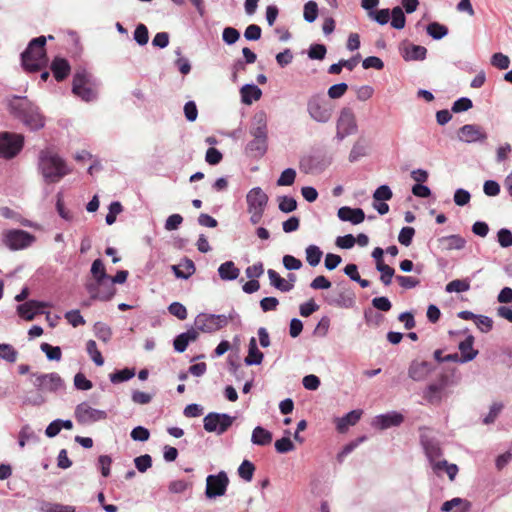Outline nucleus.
Instances as JSON below:
<instances>
[{
  "instance_id": "nucleus-27",
  "label": "nucleus",
  "mask_w": 512,
  "mask_h": 512,
  "mask_svg": "<svg viewBox=\"0 0 512 512\" xmlns=\"http://www.w3.org/2000/svg\"><path fill=\"white\" fill-rule=\"evenodd\" d=\"M268 140L261 139V138H253L247 145H246V152L256 158L262 157L268 147Z\"/></svg>"
},
{
  "instance_id": "nucleus-55",
  "label": "nucleus",
  "mask_w": 512,
  "mask_h": 512,
  "mask_svg": "<svg viewBox=\"0 0 512 512\" xmlns=\"http://www.w3.org/2000/svg\"><path fill=\"white\" fill-rule=\"evenodd\" d=\"M134 40L140 45L144 46L148 43L149 32L144 24H138L134 31Z\"/></svg>"
},
{
  "instance_id": "nucleus-15",
  "label": "nucleus",
  "mask_w": 512,
  "mask_h": 512,
  "mask_svg": "<svg viewBox=\"0 0 512 512\" xmlns=\"http://www.w3.org/2000/svg\"><path fill=\"white\" fill-rule=\"evenodd\" d=\"M268 200V195L260 187H254L246 194L247 210H265Z\"/></svg>"
},
{
  "instance_id": "nucleus-48",
  "label": "nucleus",
  "mask_w": 512,
  "mask_h": 512,
  "mask_svg": "<svg viewBox=\"0 0 512 512\" xmlns=\"http://www.w3.org/2000/svg\"><path fill=\"white\" fill-rule=\"evenodd\" d=\"M40 349L46 354L47 359L50 361H59L61 359L62 353L60 347L58 346L42 343Z\"/></svg>"
},
{
  "instance_id": "nucleus-59",
  "label": "nucleus",
  "mask_w": 512,
  "mask_h": 512,
  "mask_svg": "<svg viewBox=\"0 0 512 512\" xmlns=\"http://www.w3.org/2000/svg\"><path fill=\"white\" fill-rule=\"evenodd\" d=\"M122 205L118 201H114L109 205V212L105 217V221L108 225H112L116 221L118 214L122 212Z\"/></svg>"
},
{
  "instance_id": "nucleus-32",
  "label": "nucleus",
  "mask_w": 512,
  "mask_h": 512,
  "mask_svg": "<svg viewBox=\"0 0 512 512\" xmlns=\"http://www.w3.org/2000/svg\"><path fill=\"white\" fill-rule=\"evenodd\" d=\"M270 284L281 292H289L293 289L294 284L289 283L287 280L283 279L275 270L269 269L267 271Z\"/></svg>"
},
{
  "instance_id": "nucleus-53",
  "label": "nucleus",
  "mask_w": 512,
  "mask_h": 512,
  "mask_svg": "<svg viewBox=\"0 0 512 512\" xmlns=\"http://www.w3.org/2000/svg\"><path fill=\"white\" fill-rule=\"evenodd\" d=\"M90 271L93 278L98 279V281L106 279V277H109V275L106 273L104 264L101 259H96L93 261Z\"/></svg>"
},
{
  "instance_id": "nucleus-60",
  "label": "nucleus",
  "mask_w": 512,
  "mask_h": 512,
  "mask_svg": "<svg viewBox=\"0 0 512 512\" xmlns=\"http://www.w3.org/2000/svg\"><path fill=\"white\" fill-rule=\"evenodd\" d=\"M503 409V404L500 402H494L489 409V413L484 417L483 423L488 425L494 423L501 410Z\"/></svg>"
},
{
  "instance_id": "nucleus-57",
  "label": "nucleus",
  "mask_w": 512,
  "mask_h": 512,
  "mask_svg": "<svg viewBox=\"0 0 512 512\" xmlns=\"http://www.w3.org/2000/svg\"><path fill=\"white\" fill-rule=\"evenodd\" d=\"M366 155V146L362 141H357L354 143L350 154H349V161L350 162H356L361 157H364Z\"/></svg>"
},
{
  "instance_id": "nucleus-63",
  "label": "nucleus",
  "mask_w": 512,
  "mask_h": 512,
  "mask_svg": "<svg viewBox=\"0 0 512 512\" xmlns=\"http://www.w3.org/2000/svg\"><path fill=\"white\" fill-rule=\"evenodd\" d=\"M240 38V33L233 27H226L222 33V39L227 45L236 43Z\"/></svg>"
},
{
  "instance_id": "nucleus-25",
  "label": "nucleus",
  "mask_w": 512,
  "mask_h": 512,
  "mask_svg": "<svg viewBox=\"0 0 512 512\" xmlns=\"http://www.w3.org/2000/svg\"><path fill=\"white\" fill-rule=\"evenodd\" d=\"M438 241L446 250H462L466 245V240L458 234L443 236Z\"/></svg>"
},
{
  "instance_id": "nucleus-64",
  "label": "nucleus",
  "mask_w": 512,
  "mask_h": 512,
  "mask_svg": "<svg viewBox=\"0 0 512 512\" xmlns=\"http://www.w3.org/2000/svg\"><path fill=\"white\" fill-rule=\"evenodd\" d=\"M168 311L170 314L180 320H185L187 318V309L183 304L179 302L171 303L168 307Z\"/></svg>"
},
{
  "instance_id": "nucleus-47",
  "label": "nucleus",
  "mask_w": 512,
  "mask_h": 512,
  "mask_svg": "<svg viewBox=\"0 0 512 512\" xmlns=\"http://www.w3.org/2000/svg\"><path fill=\"white\" fill-rule=\"evenodd\" d=\"M93 330L96 337L103 342H108L111 339L112 331L108 325L102 322H96L94 324Z\"/></svg>"
},
{
  "instance_id": "nucleus-6",
  "label": "nucleus",
  "mask_w": 512,
  "mask_h": 512,
  "mask_svg": "<svg viewBox=\"0 0 512 512\" xmlns=\"http://www.w3.org/2000/svg\"><path fill=\"white\" fill-rule=\"evenodd\" d=\"M24 137L11 132L0 133V158L12 159L22 150Z\"/></svg>"
},
{
  "instance_id": "nucleus-43",
  "label": "nucleus",
  "mask_w": 512,
  "mask_h": 512,
  "mask_svg": "<svg viewBox=\"0 0 512 512\" xmlns=\"http://www.w3.org/2000/svg\"><path fill=\"white\" fill-rule=\"evenodd\" d=\"M18 352L10 344L0 343V359L9 363H14L17 360Z\"/></svg>"
},
{
  "instance_id": "nucleus-5",
  "label": "nucleus",
  "mask_w": 512,
  "mask_h": 512,
  "mask_svg": "<svg viewBox=\"0 0 512 512\" xmlns=\"http://www.w3.org/2000/svg\"><path fill=\"white\" fill-rule=\"evenodd\" d=\"M2 241L7 248L16 251L31 246L35 242V236L24 230L11 229L3 232Z\"/></svg>"
},
{
  "instance_id": "nucleus-44",
  "label": "nucleus",
  "mask_w": 512,
  "mask_h": 512,
  "mask_svg": "<svg viewBox=\"0 0 512 512\" xmlns=\"http://www.w3.org/2000/svg\"><path fill=\"white\" fill-rule=\"evenodd\" d=\"M277 201L278 208L283 213L293 212L297 208V201L293 197L279 196Z\"/></svg>"
},
{
  "instance_id": "nucleus-36",
  "label": "nucleus",
  "mask_w": 512,
  "mask_h": 512,
  "mask_svg": "<svg viewBox=\"0 0 512 512\" xmlns=\"http://www.w3.org/2000/svg\"><path fill=\"white\" fill-rule=\"evenodd\" d=\"M38 437L32 428L26 424L22 426L18 434V445L20 448H24L26 443L29 441H37Z\"/></svg>"
},
{
  "instance_id": "nucleus-29",
  "label": "nucleus",
  "mask_w": 512,
  "mask_h": 512,
  "mask_svg": "<svg viewBox=\"0 0 512 512\" xmlns=\"http://www.w3.org/2000/svg\"><path fill=\"white\" fill-rule=\"evenodd\" d=\"M421 443L430 464L442 457V449L437 442L422 438Z\"/></svg>"
},
{
  "instance_id": "nucleus-22",
  "label": "nucleus",
  "mask_w": 512,
  "mask_h": 512,
  "mask_svg": "<svg viewBox=\"0 0 512 512\" xmlns=\"http://www.w3.org/2000/svg\"><path fill=\"white\" fill-rule=\"evenodd\" d=\"M432 371V365L426 361L412 362L408 374L414 381L424 380Z\"/></svg>"
},
{
  "instance_id": "nucleus-24",
  "label": "nucleus",
  "mask_w": 512,
  "mask_h": 512,
  "mask_svg": "<svg viewBox=\"0 0 512 512\" xmlns=\"http://www.w3.org/2000/svg\"><path fill=\"white\" fill-rule=\"evenodd\" d=\"M241 101L246 105H251L254 101H257L262 96L261 89L254 84H246L241 90Z\"/></svg>"
},
{
  "instance_id": "nucleus-16",
  "label": "nucleus",
  "mask_w": 512,
  "mask_h": 512,
  "mask_svg": "<svg viewBox=\"0 0 512 512\" xmlns=\"http://www.w3.org/2000/svg\"><path fill=\"white\" fill-rule=\"evenodd\" d=\"M404 420L401 413L392 411L386 414L376 416L372 421V426L381 430L399 426Z\"/></svg>"
},
{
  "instance_id": "nucleus-26",
  "label": "nucleus",
  "mask_w": 512,
  "mask_h": 512,
  "mask_svg": "<svg viewBox=\"0 0 512 512\" xmlns=\"http://www.w3.org/2000/svg\"><path fill=\"white\" fill-rule=\"evenodd\" d=\"M218 274L222 280L232 281L238 278L240 270L233 261H226L219 266Z\"/></svg>"
},
{
  "instance_id": "nucleus-56",
  "label": "nucleus",
  "mask_w": 512,
  "mask_h": 512,
  "mask_svg": "<svg viewBox=\"0 0 512 512\" xmlns=\"http://www.w3.org/2000/svg\"><path fill=\"white\" fill-rule=\"evenodd\" d=\"M491 64L500 70H505L510 66V59L507 55L498 52L492 55Z\"/></svg>"
},
{
  "instance_id": "nucleus-28",
  "label": "nucleus",
  "mask_w": 512,
  "mask_h": 512,
  "mask_svg": "<svg viewBox=\"0 0 512 512\" xmlns=\"http://www.w3.org/2000/svg\"><path fill=\"white\" fill-rule=\"evenodd\" d=\"M263 357V353L257 347L256 339L252 337L248 345V355L244 359L245 364L248 366L259 365L261 364Z\"/></svg>"
},
{
  "instance_id": "nucleus-20",
  "label": "nucleus",
  "mask_w": 512,
  "mask_h": 512,
  "mask_svg": "<svg viewBox=\"0 0 512 512\" xmlns=\"http://www.w3.org/2000/svg\"><path fill=\"white\" fill-rule=\"evenodd\" d=\"M361 409L352 410L343 417L335 419L336 429L339 433H345L350 426H354L361 418Z\"/></svg>"
},
{
  "instance_id": "nucleus-38",
  "label": "nucleus",
  "mask_w": 512,
  "mask_h": 512,
  "mask_svg": "<svg viewBox=\"0 0 512 512\" xmlns=\"http://www.w3.org/2000/svg\"><path fill=\"white\" fill-rule=\"evenodd\" d=\"M426 31L435 40H440L448 34L447 27L438 22L428 24Z\"/></svg>"
},
{
  "instance_id": "nucleus-30",
  "label": "nucleus",
  "mask_w": 512,
  "mask_h": 512,
  "mask_svg": "<svg viewBox=\"0 0 512 512\" xmlns=\"http://www.w3.org/2000/svg\"><path fill=\"white\" fill-rule=\"evenodd\" d=\"M51 70L55 79L57 81H62L68 76L70 72V65L67 60L63 58H56L51 64Z\"/></svg>"
},
{
  "instance_id": "nucleus-1",
  "label": "nucleus",
  "mask_w": 512,
  "mask_h": 512,
  "mask_svg": "<svg viewBox=\"0 0 512 512\" xmlns=\"http://www.w3.org/2000/svg\"><path fill=\"white\" fill-rule=\"evenodd\" d=\"M38 166L46 183H57L71 173V169L66 165V162L50 149L40 152Z\"/></svg>"
},
{
  "instance_id": "nucleus-40",
  "label": "nucleus",
  "mask_w": 512,
  "mask_h": 512,
  "mask_svg": "<svg viewBox=\"0 0 512 512\" xmlns=\"http://www.w3.org/2000/svg\"><path fill=\"white\" fill-rule=\"evenodd\" d=\"M470 289V282L466 279H455V280H452L451 282H449L447 285H446V292L448 293H452V292H456V293H461V292H466Z\"/></svg>"
},
{
  "instance_id": "nucleus-13",
  "label": "nucleus",
  "mask_w": 512,
  "mask_h": 512,
  "mask_svg": "<svg viewBox=\"0 0 512 512\" xmlns=\"http://www.w3.org/2000/svg\"><path fill=\"white\" fill-rule=\"evenodd\" d=\"M75 418L80 424H91L105 420L107 413L104 410L92 408L86 402H82L76 406Z\"/></svg>"
},
{
  "instance_id": "nucleus-3",
  "label": "nucleus",
  "mask_w": 512,
  "mask_h": 512,
  "mask_svg": "<svg viewBox=\"0 0 512 512\" xmlns=\"http://www.w3.org/2000/svg\"><path fill=\"white\" fill-rule=\"evenodd\" d=\"M46 40L45 36L32 39L26 50L21 54L22 66L26 71L36 72L46 66Z\"/></svg>"
},
{
  "instance_id": "nucleus-31",
  "label": "nucleus",
  "mask_w": 512,
  "mask_h": 512,
  "mask_svg": "<svg viewBox=\"0 0 512 512\" xmlns=\"http://www.w3.org/2000/svg\"><path fill=\"white\" fill-rule=\"evenodd\" d=\"M37 306V300H29L19 305L17 312L21 318L31 321L37 314H40Z\"/></svg>"
},
{
  "instance_id": "nucleus-51",
  "label": "nucleus",
  "mask_w": 512,
  "mask_h": 512,
  "mask_svg": "<svg viewBox=\"0 0 512 512\" xmlns=\"http://www.w3.org/2000/svg\"><path fill=\"white\" fill-rule=\"evenodd\" d=\"M255 467L253 463L248 460H244L238 468L239 476L245 481H251L253 478Z\"/></svg>"
},
{
  "instance_id": "nucleus-8",
  "label": "nucleus",
  "mask_w": 512,
  "mask_h": 512,
  "mask_svg": "<svg viewBox=\"0 0 512 512\" xmlns=\"http://www.w3.org/2000/svg\"><path fill=\"white\" fill-rule=\"evenodd\" d=\"M357 129L358 126L353 110L348 107L343 108L336 123V138L342 141L347 136L355 134Z\"/></svg>"
},
{
  "instance_id": "nucleus-46",
  "label": "nucleus",
  "mask_w": 512,
  "mask_h": 512,
  "mask_svg": "<svg viewBox=\"0 0 512 512\" xmlns=\"http://www.w3.org/2000/svg\"><path fill=\"white\" fill-rule=\"evenodd\" d=\"M461 506L460 512H468L470 509V504L461 499V498H453L452 500L446 501L443 503L441 510L444 512L451 511L454 507Z\"/></svg>"
},
{
  "instance_id": "nucleus-11",
  "label": "nucleus",
  "mask_w": 512,
  "mask_h": 512,
  "mask_svg": "<svg viewBox=\"0 0 512 512\" xmlns=\"http://www.w3.org/2000/svg\"><path fill=\"white\" fill-rule=\"evenodd\" d=\"M33 385L40 392L55 393L64 388V381L56 372L39 374L33 373Z\"/></svg>"
},
{
  "instance_id": "nucleus-61",
  "label": "nucleus",
  "mask_w": 512,
  "mask_h": 512,
  "mask_svg": "<svg viewBox=\"0 0 512 512\" xmlns=\"http://www.w3.org/2000/svg\"><path fill=\"white\" fill-rule=\"evenodd\" d=\"M134 464L139 472L144 473L152 466V458L150 455L144 454L136 457Z\"/></svg>"
},
{
  "instance_id": "nucleus-49",
  "label": "nucleus",
  "mask_w": 512,
  "mask_h": 512,
  "mask_svg": "<svg viewBox=\"0 0 512 512\" xmlns=\"http://www.w3.org/2000/svg\"><path fill=\"white\" fill-rule=\"evenodd\" d=\"M318 5L315 1H308L304 5L303 17L308 23H312L317 19Z\"/></svg>"
},
{
  "instance_id": "nucleus-33",
  "label": "nucleus",
  "mask_w": 512,
  "mask_h": 512,
  "mask_svg": "<svg viewBox=\"0 0 512 512\" xmlns=\"http://www.w3.org/2000/svg\"><path fill=\"white\" fill-rule=\"evenodd\" d=\"M272 441V433L261 426L254 428L251 436V442L255 445L265 446Z\"/></svg>"
},
{
  "instance_id": "nucleus-17",
  "label": "nucleus",
  "mask_w": 512,
  "mask_h": 512,
  "mask_svg": "<svg viewBox=\"0 0 512 512\" xmlns=\"http://www.w3.org/2000/svg\"><path fill=\"white\" fill-rule=\"evenodd\" d=\"M250 134L253 138L268 140L267 117L265 112L260 111L254 115Z\"/></svg>"
},
{
  "instance_id": "nucleus-14",
  "label": "nucleus",
  "mask_w": 512,
  "mask_h": 512,
  "mask_svg": "<svg viewBox=\"0 0 512 512\" xmlns=\"http://www.w3.org/2000/svg\"><path fill=\"white\" fill-rule=\"evenodd\" d=\"M458 138L465 143H474L486 140L487 134L478 125L466 124L459 129Z\"/></svg>"
},
{
  "instance_id": "nucleus-39",
  "label": "nucleus",
  "mask_w": 512,
  "mask_h": 512,
  "mask_svg": "<svg viewBox=\"0 0 512 512\" xmlns=\"http://www.w3.org/2000/svg\"><path fill=\"white\" fill-rule=\"evenodd\" d=\"M444 386V383L430 384L424 392L425 399L430 403L440 401V393L443 390Z\"/></svg>"
},
{
  "instance_id": "nucleus-52",
  "label": "nucleus",
  "mask_w": 512,
  "mask_h": 512,
  "mask_svg": "<svg viewBox=\"0 0 512 512\" xmlns=\"http://www.w3.org/2000/svg\"><path fill=\"white\" fill-rule=\"evenodd\" d=\"M296 171L293 168H287L282 171L280 177L277 180L278 186H291L295 182Z\"/></svg>"
},
{
  "instance_id": "nucleus-50",
  "label": "nucleus",
  "mask_w": 512,
  "mask_h": 512,
  "mask_svg": "<svg viewBox=\"0 0 512 512\" xmlns=\"http://www.w3.org/2000/svg\"><path fill=\"white\" fill-rule=\"evenodd\" d=\"M135 371L133 369H122L110 374V381L114 384L121 383L133 378Z\"/></svg>"
},
{
  "instance_id": "nucleus-18",
  "label": "nucleus",
  "mask_w": 512,
  "mask_h": 512,
  "mask_svg": "<svg viewBox=\"0 0 512 512\" xmlns=\"http://www.w3.org/2000/svg\"><path fill=\"white\" fill-rule=\"evenodd\" d=\"M337 216L341 221L350 222L354 225L360 224L365 219V213L361 208L343 206L338 209Z\"/></svg>"
},
{
  "instance_id": "nucleus-21",
  "label": "nucleus",
  "mask_w": 512,
  "mask_h": 512,
  "mask_svg": "<svg viewBox=\"0 0 512 512\" xmlns=\"http://www.w3.org/2000/svg\"><path fill=\"white\" fill-rule=\"evenodd\" d=\"M171 270L176 278L187 280L195 273L196 267L191 259L184 258L179 264L172 265Z\"/></svg>"
},
{
  "instance_id": "nucleus-41",
  "label": "nucleus",
  "mask_w": 512,
  "mask_h": 512,
  "mask_svg": "<svg viewBox=\"0 0 512 512\" xmlns=\"http://www.w3.org/2000/svg\"><path fill=\"white\" fill-rule=\"evenodd\" d=\"M377 271L380 272V281L385 285L389 286L392 282L395 270L385 263L376 265Z\"/></svg>"
},
{
  "instance_id": "nucleus-37",
  "label": "nucleus",
  "mask_w": 512,
  "mask_h": 512,
  "mask_svg": "<svg viewBox=\"0 0 512 512\" xmlns=\"http://www.w3.org/2000/svg\"><path fill=\"white\" fill-rule=\"evenodd\" d=\"M305 254H306V261L312 267H315L320 263L322 255H323L320 248L316 245H309L305 250Z\"/></svg>"
},
{
  "instance_id": "nucleus-19",
  "label": "nucleus",
  "mask_w": 512,
  "mask_h": 512,
  "mask_svg": "<svg viewBox=\"0 0 512 512\" xmlns=\"http://www.w3.org/2000/svg\"><path fill=\"white\" fill-rule=\"evenodd\" d=\"M400 50L405 61H422L427 55V49L424 46L410 43L403 44Z\"/></svg>"
},
{
  "instance_id": "nucleus-34",
  "label": "nucleus",
  "mask_w": 512,
  "mask_h": 512,
  "mask_svg": "<svg viewBox=\"0 0 512 512\" xmlns=\"http://www.w3.org/2000/svg\"><path fill=\"white\" fill-rule=\"evenodd\" d=\"M98 284H100L99 300H101V301L110 300L116 292L114 284L111 280V277L109 276V277H106V279L99 280Z\"/></svg>"
},
{
  "instance_id": "nucleus-62",
  "label": "nucleus",
  "mask_w": 512,
  "mask_h": 512,
  "mask_svg": "<svg viewBox=\"0 0 512 512\" xmlns=\"http://www.w3.org/2000/svg\"><path fill=\"white\" fill-rule=\"evenodd\" d=\"M368 15L380 25H385L390 19L391 11L389 9H381L378 11H370Z\"/></svg>"
},
{
  "instance_id": "nucleus-9",
  "label": "nucleus",
  "mask_w": 512,
  "mask_h": 512,
  "mask_svg": "<svg viewBox=\"0 0 512 512\" xmlns=\"http://www.w3.org/2000/svg\"><path fill=\"white\" fill-rule=\"evenodd\" d=\"M73 93L86 102L96 99V91L90 85V76L85 70H78L73 77Z\"/></svg>"
},
{
  "instance_id": "nucleus-23",
  "label": "nucleus",
  "mask_w": 512,
  "mask_h": 512,
  "mask_svg": "<svg viewBox=\"0 0 512 512\" xmlns=\"http://www.w3.org/2000/svg\"><path fill=\"white\" fill-rule=\"evenodd\" d=\"M473 344L474 337L472 335L467 336L464 341L459 343L458 348L461 352L460 363H467L476 358L478 355V350L473 348Z\"/></svg>"
},
{
  "instance_id": "nucleus-10",
  "label": "nucleus",
  "mask_w": 512,
  "mask_h": 512,
  "mask_svg": "<svg viewBox=\"0 0 512 512\" xmlns=\"http://www.w3.org/2000/svg\"><path fill=\"white\" fill-rule=\"evenodd\" d=\"M229 322V317L224 314H205L201 313L195 318V327L204 333H211L225 327Z\"/></svg>"
},
{
  "instance_id": "nucleus-2",
  "label": "nucleus",
  "mask_w": 512,
  "mask_h": 512,
  "mask_svg": "<svg viewBox=\"0 0 512 512\" xmlns=\"http://www.w3.org/2000/svg\"><path fill=\"white\" fill-rule=\"evenodd\" d=\"M10 108L12 113L20 119L30 130H38L44 127L45 119L35 106L26 97H15Z\"/></svg>"
},
{
  "instance_id": "nucleus-58",
  "label": "nucleus",
  "mask_w": 512,
  "mask_h": 512,
  "mask_svg": "<svg viewBox=\"0 0 512 512\" xmlns=\"http://www.w3.org/2000/svg\"><path fill=\"white\" fill-rule=\"evenodd\" d=\"M497 241L502 248L512 246V232L507 228H501L497 232Z\"/></svg>"
},
{
  "instance_id": "nucleus-12",
  "label": "nucleus",
  "mask_w": 512,
  "mask_h": 512,
  "mask_svg": "<svg viewBox=\"0 0 512 512\" xmlns=\"http://www.w3.org/2000/svg\"><path fill=\"white\" fill-rule=\"evenodd\" d=\"M229 485V478L224 471L217 474H210L206 478L205 495L209 499H214L225 495Z\"/></svg>"
},
{
  "instance_id": "nucleus-35",
  "label": "nucleus",
  "mask_w": 512,
  "mask_h": 512,
  "mask_svg": "<svg viewBox=\"0 0 512 512\" xmlns=\"http://www.w3.org/2000/svg\"><path fill=\"white\" fill-rule=\"evenodd\" d=\"M41 512H76L75 506L60 503L43 502L40 506Z\"/></svg>"
},
{
  "instance_id": "nucleus-7",
  "label": "nucleus",
  "mask_w": 512,
  "mask_h": 512,
  "mask_svg": "<svg viewBox=\"0 0 512 512\" xmlns=\"http://www.w3.org/2000/svg\"><path fill=\"white\" fill-rule=\"evenodd\" d=\"M234 419L225 413L211 412L204 417L203 426L207 432L222 435L232 426Z\"/></svg>"
},
{
  "instance_id": "nucleus-45",
  "label": "nucleus",
  "mask_w": 512,
  "mask_h": 512,
  "mask_svg": "<svg viewBox=\"0 0 512 512\" xmlns=\"http://www.w3.org/2000/svg\"><path fill=\"white\" fill-rule=\"evenodd\" d=\"M86 350L93 362L97 366H102L104 364V359L101 355V352L97 348V344L94 340H88L86 343Z\"/></svg>"
},
{
  "instance_id": "nucleus-42",
  "label": "nucleus",
  "mask_w": 512,
  "mask_h": 512,
  "mask_svg": "<svg viewBox=\"0 0 512 512\" xmlns=\"http://www.w3.org/2000/svg\"><path fill=\"white\" fill-rule=\"evenodd\" d=\"M391 26L395 29H403L406 23V18L401 7L397 6L391 10Z\"/></svg>"
},
{
  "instance_id": "nucleus-54",
  "label": "nucleus",
  "mask_w": 512,
  "mask_h": 512,
  "mask_svg": "<svg viewBox=\"0 0 512 512\" xmlns=\"http://www.w3.org/2000/svg\"><path fill=\"white\" fill-rule=\"evenodd\" d=\"M393 193L388 185L379 186L373 193V199L376 202L388 201L392 198Z\"/></svg>"
},
{
  "instance_id": "nucleus-4",
  "label": "nucleus",
  "mask_w": 512,
  "mask_h": 512,
  "mask_svg": "<svg viewBox=\"0 0 512 512\" xmlns=\"http://www.w3.org/2000/svg\"><path fill=\"white\" fill-rule=\"evenodd\" d=\"M333 110V105L322 94H313L307 101V112L318 123L329 122Z\"/></svg>"
}]
</instances>
